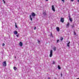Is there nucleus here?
Instances as JSON below:
<instances>
[{"mask_svg":"<svg viewBox=\"0 0 79 79\" xmlns=\"http://www.w3.org/2000/svg\"><path fill=\"white\" fill-rule=\"evenodd\" d=\"M53 56V50H51L50 51V57H52Z\"/></svg>","mask_w":79,"mask_h":79,"instance_id":"nucleus-1","label":"nucleus"},{"mask_svg":"<svg viewBox=\"0 0 79 79\" xmlns=\"http://www.w3.org/2000/svg\"><path fill=\"white\" fill-rule=\"evenodd\" d=\"M69 20L71 21V22H72L73 21V19L72 18H71V15H70V14H69V16H68Z\"/></svg>","mask_w":79,"mask_h":79,"instance_id":"nucleus-2","label":"nucleus"},{"mask_svg":"<svg viewBox=\"0 0 79 79\" xmlns=\"http://www.w3.org/2000/svg\"><path fill=\"white\" fill-rule=\"evenodd\" d=\"M2 64H3V66H6V61H4L3 63Z\"/></svg>","mask_w":79,"mask_h":79,"instance_id":"nucleus-3","label":"nucleus"},{"mask_svg":"<svg viewBox=\"0 0 79 79\" xmlns=\"http://www.w3.org/2000/svg\"><path fill=\"white\" fill-rule=\"evenodd\" d=\"M52 10L54 12L55 11V7H54V6L53 5H52Z\"/></svg>","mask_w":79,"mask_h":79,"instance_id":"nucleus-4","label":"nucleus"},{"mask_svg":"<svg viewBox=\"0 0 79 79\" xmlns=\"http://www.w3.org/2000/svg\"><path fill=\"white\" fill-rule=\"evenodd\" d=\"M60 21L62 23H64V18H61Z\"/></svg>","mask_w":79,"mask_h":79,"instance_id":"nucleus-5","label":"nucleus"},{"mask_svg":"<svg viewBox=\"0 0 79 79\" xmlns=\"http://www.w3.org/2000/svg\"><path fill=\"white\" fill-rule=\"evenodd\" d=\"M31 15L32 16V17H34L35 16V14L34 13V12H32V14H31Z\"/></svg>","mask_w":79,"mask_h":79,"instance_id":"nucleus-6","label":"nucleus"},{"mask_svg":"<svg viewBox=\"0 0 79 79\" xmlns=\"http://www.w3.org/2000/svg\"><path fill=\"white\" fill-rule=\"evenodd\" d=\"M19 45L20 47H22L23 46V43L20 42L19 43Z\"/></svg>","mask_w":79,"mask_h":79,"instance_id":"nucleus-7","label":"nucleus"},{"mask_svg":"<svg viewBox=\"0 0 79 79\" xmlns=\"http://www.w3.org/2000/svg\"><path fill=\"white\" fill-rule=\"evenodd\" d=\"M14 34H18V31H14Z\"/></svg>","mask_w":79,"mask_h":79,"instance_id":"nucleus-8","label":"nucleus"},{"mask_svg":"<svg viewBox=\"0 0 79 79\" xmlns=\"http://www.w3.org/2000/svg\"><path fill=\"white\" fill-rule=\"evenodd\" d=\"M56 29L57 31H60V28H59V27H56Z\"/></svg>","mask_w":79,"mask_h":79,"instance_id":"nucleus-9","label":"nucleus"},{"mask_svg":"<svg viewBox=\"0 0 79 79\" xmlns=\"http://www.w3.org/2000/svg\"><path fill=\"white\" fill-rule=\"evenodd\" d=\"M70 44V42H69L67 44V47H69V44Z\"/></svg>","mask_w":79,"mask_h":79,"instance_id":"nucleus-10","label":"nucleus"},{"mask_svg":"<svg viewBox=\"0 0 79 79\" xmlns=\"http://www.w3.org/2000/svg\"><path fill=\"white\" fill-rule=\"evenodd\" d=\"M14 70H15V71H16V69H17V68L15 67H14Z\"/></svg>","mask_w":79,"mask_h":79,"instance_id":"nucleus-11","label":"nucleus"},{"mask_svg":"<svg viewBox=\"0 0 79 79\" xmlns=\"http://www.w3.org/2000/svg\"><path fill=\"white\" fill-rule=\"evenodd\" d=\"M30 19L31 21H32V18L31 17V15H30Z\"/></svg>","mask_w":79,"mask_h":79,"instance_id":"nucleus-12","label":"nucleus"},{"mask_svg":"<svg viewBox=\"0 0 79 79\" xmlns=\"http://www.w3.org/2000/svg\"><path fill=\"white\" fill-rule=\"evenodd\" d=\"M56 47H54L53 48V50H54V51H56Z\"/></svg>","mask_w":79,"mask_h":79,"instance_id":"nucleus-13","label":"nucleus"},{"mask_svg":"<svg viewBox=\"0 0 79 79\" xmlns=\"http://www.w3.org/2000/svg\"><path fill=\"white\" fill-rule=\"evenodd\" d=\"M58 68L59 69H61V67L60 66V65L58 66Z\"/></svg>","mask_w":79,"mask_h":79,"instance_id":"nucleus-14","label":"nucleus"},{"mask_svg":"<svg viewBox=\"0 0 79 79\" xmlns=\"http://www.w3.org/2000/svg\"><path fill=\"white\" fill-rule=\"evenodd\" d=\"M43 15H44V16H45L46 15V12H44L43 13Z\"/></svg>","mask_w":79,"mask_h":79,"instance_id":"nucleus-15","label":"nucleus"},{"mask_svg":"<svg viewBox=\"0 0 79 79\" xmlns=\"http://www.w3.org/2000/svg\"><path fill=\"white\" fill-rule=\"evenodd\" d=\"M69 23H68L67 24V26H68V27H69Z\"/></svg>","mask_w":79,"mask_h":79,"instance_id":"nucleus-16","label":"nucleus"},{"mask_svg":"<svg viewBox=\"0 0 79 79\" xmlns=\"http://www.w3.org/2000/svg\"><path fill=\"white\" fill-rule=\"evenodd\" d=\"M71 26H72V29H73V27H74V25H71Z\"/></svg>","mask_w":79,"mask_h":79,"instance_id":"nucleus-17","label":"nucleus"},{"mask_svg":"<svg viewBox=\"0 0 79 79\" xmlns=\"http://www.w3.org/2000/svg\"><path fill=\"white\" fill-rule=\"evenodd\" d=\"M52 64H55V61H53Z\"/></svg>","mask_w":79,"mask_h":79,"instance_id":"nucleus-18","label":"nucleus"},{"mask_svg":"<svg viewBox=\"0 0 79 79\" xmlns=\"http://www.w3.org/2000/svg\"><path fill=\"white\" fill-rule=\"evenodd\" d=\"M60 39V40L61 41H62L63 40V37H61Z\"/></svg>","mask_w":79,"mask_h":79,"instance_id":"nucleus-19","label":"nucleus"},{"mask_svg":"<svg viewBox=\"0 0 79 79\" xmlns=\"http://www.w3.org/2000/svg\"><path fill=\"white\" fill-rule=\"evenodd\" d=\"M15 27L16 28H18V26H17V25H16V23H15Z\"/></svg>","mask_w":79,"mask_h":79,"instance_id":"nucleus-20","label":"nucleus"},{"mask_svg":"<svg viewBox=\"0 0 79 79\" xmlns=\"http://www.w3.org/2000/svg\"><path fill=\"white\" fill-rule=\"evenodd\" d=\"M60 40H57V43H58L59 42Z\"/></svg>","mask_w":79,"mask_h":79,"instance_id":"nucleus-21","label":"nucleus"},{"mask_svg":"<svg viewBox=\"0 0 79 79\" xmlns=\"http://www.w3.org/2000/svg\"><path fill=\"white\" fill-rule=\"evenodd\" d=\"M2 47H4L5 46V44L3 43L2 44Z\"/></svg>","mask_w":79,"mask_h":79,"instance_id":"nucleus-22","label":"nucleus"},{"mask_svg":"<svg viewBox=\"0 0 79 79\" xmlns=\"http://www.w3.org/2000/svg\"><path fill=\"white\" fill-rule=\"evenodd\" d=\"M74 35H76V32H75V31L74 32Z\"/></svg>","mask_w":79,"mask_h":79,"instance_id":"nucleus-23","label":"nucleus"},{"mask_svg":"<svg viewBox=\"0 0 79 79\" xmlns=\"http://www.w3.org/2000/svg\"><path fill=\"white\" fill-rule=\"evenodd\" d=\"M62 1L63 2V3H64V0H62Z\"/></svg>","mask_w":79,"mask_h":79,"instance_id":"nucleus-24","label":"nucleus"},{"mask_svg":"<svg viewBox=\"0 0 79 79\" xmlns=\"http://www.w3.org/2000/svg\"><path fill=\"white\" fill-rule=\"evenodd\" d=\"M16 36H17V37H18L19 36V35H16Z\"/></svg>","mask_w":79,"mask_h":79,"instance_id":"nucleus-25","label":"nucleus"},{"mask_svg":"<svg viewBox=\"0 0 79 79\" xmlns=\"http://www.w3.org/2000/svg\"><path fill=\"white\" fill-rule=\"evenodd\" d=\"M34 30H35L36 29V27H35L34 28Z\"/></svg>","mask_w":79,"mask_h":79,"instance_id":"nucleus-26","label":"nucleus"},{"mask_svg":"<svg viewBox=\"0 0 79 79\" xmlns=\"http://www.w3.org/2000/svg\"><path fill=\"white\" fill-rule=\"evenodd\" d=\"M51 36H53V35H52V33H51Z\"/></svg>","mask_w":79,"mask_h":79,"instance_id":"nucleus-27","label":"nucleus"},{"mask_svg":"<svg viewBox=\"0 0 79 79\" xmlns=\"http://www.w3.org/2000/svg\"><path fill=\"white\" fill-rule=\"evenodd\" d=\"M38 43L39 44V43H40V41L38 40Z\"/></svg>","mask_w":79,"mask_h":79,"instance_id":"nucleus-28","label":"nucleus"},{"mask_svg":"<svg viewBox=\"0 0 79 79\" xmlns=\"http://www.w3.org/2000/svg\"><path fill=\"white\" fill-rule=\"evenodd\" d=\"M4 3H5V1H3Z\"/></svg>","mask_w":79,"mask_h":79,"instance_id":"nucleus-29","label":"nucleus"},{"mask_svg":"<svg viewBox=\"0 0 79 79\" xmlns=\"http://www.w3.org/2000/svg\"><path fill=\"white\" fill-rule=\"evenodd\" d=\"M71 1L72 2H73V1H74V0H71Z\"/></svg>","mask_w":79,"mask_h":79,"instance_id":"nucleus-30","label":"nucleus"},{"mask_svg":"<svg viewBox=\"0 0 79 79\" xmlns=\"http://www.w3.org/2000/svg\"><path fill=\"white\" fill-rule=\"evenodd\" d=\"M48 79H50V78L49 77H48Z\"/></svg>","mask_w":79,"mask_h":79,"instance_id":"nucleus-31","label":"nucleus"},{"mask_svg":"<svg viewBox=\"0 0 79 79\" xmlns=\"http://www.w3.org/2000/svg\"><path fill=\"white\" fill-rule=\"evenodd\" d=\"M77 2H79V0H77Z\"/></svg>","mask_w":79,"mask_h":79,"instance_id":"nucleus-32","label":"nucleus"},{"mask_svg":"<svg viewBox=\"0 0 79 79\" xmlns=\"http://www.w3.org/2000/svg\"><path fill=\"white\" fill-rule=\"evenodd\" d=\"M62 75H63L62 74V73H61V77H62Z\"/></svg>","mask_w":79,"mask_h":79,"instance_id":"nucleus-33","label":"nucleus"},{"mask_svg":"<svg viewBox=\"0 0 79 79\" xmlns=\"http://www.w3.org/2000/svg\"><path fill=\"white\" fill-rule=\"evenodd\" d=\"M46 0V1H48V0Z\"/></svg>","mask_w":79,"mask_h":79,"instance_id":"nucleus-34","label":"nucleus"},{"mask_svg":"<svg viewBox=\"0 0 79 79\" xmlns=\"http://www.w3.org/2000/svg\"><path fill=\"white\" fill-rule=\"evenodd\" d=\"M15 58H16V56L15 57Z\"/></svg>","mask_w":79,"mask_h":79,"instance_id":"nucleus-35","label":"nucleus"},{"mask_svg":"<svg viewBox=\"0 0 79 79\" xmlns=\"http://www.w3.org/2000/svg\"><path fill=\"white\" fill-rule=\"evenodd\" d=\"M2 1H4L5 0H2Z\"/></svg>","mask_w":79,"mask_h":79,"instance_id":"nucleus-36","label":"nucleus"}]
</instances>
